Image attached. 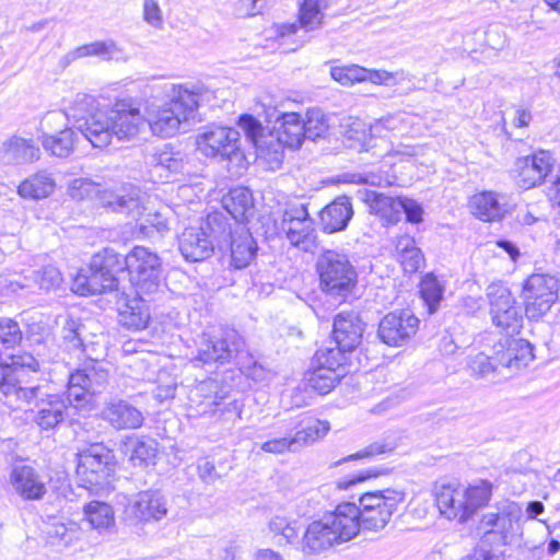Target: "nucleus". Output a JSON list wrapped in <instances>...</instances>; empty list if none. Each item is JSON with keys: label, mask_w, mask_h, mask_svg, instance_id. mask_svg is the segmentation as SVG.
Listing matches in <instances>:
<instances>
[{"label": "nucleus", "mask_w": 560, "mask_h": 560, "mask_svg": "<svg viewBox=\"0 0 560 560\" xmlns=\"http://www.w3.org/2000/svg\"><path fill=\"white\" fill-rule=\"evenodd\" d=\"M436 505L445 517L463 523L470 518L465 486L458 482L441 485L435 493Z\"/></svg>", "instance_id": "nucleus-25"}, {"label": "nucleus", "mask_w": 560, "mask_h": 560, "mask_svg": "<svg viewBox=\"0 0 560 560\" xmlns=\"http://www.w3.org/2000/svg\"><path fill=\"white\" fill-rule=\"evenodd\" d=\"M55 183L46 174H36L19 186V194L24 198L40 199L52 192Z\"/></svg>", "instance_id": "nucleus-44"}, {"label": "nucleus", "mask_w": 560, "mask_h": 560, "mask_svg": "<svg viewBox=\"0 0 560 560\" xmlns=\"http://www.w3.org/2000/svg\"><path fill=\"white\" fill-rule=\"evenodd\" d=\"M522 508L513 501H504L481 516L478 529L481 530L483 544L508 545L520 535Z\"/></svg>", "instance_id": "nucleus-12"}, {"label": "nucleus", "mask_w": 560, "mask_h": 560, "mask_svg": "<svg viewBox=\"0 0 560 560\" xmlns=\"http://www.w3.org/2000/svg\"><path fill=\"white\" fill-rule=\"evenodd\" d=\"M281 230L291 245L305 252L312 249L316 236L313 220L305 206H292L285 209L281 220Z\"/></svg>", "instance_id": "nucleus-22"}, {"label": "nucleus", "mask_w": 560, "mask_h": 560, "mask_svg": "<svg viewBox=\"0 0 560 560\" xmlns=\"http://www.w3.org/2000/svg\"><path fill=\"white\" fill-rule=\"evenodd\" d=\"M365 323L355 311L338 313L334 318L332 337L336 342V350L343 355L346 352L354 351L362 342Z\"/></svg>", "instance_id": "nucleus-23"}, {"label": "nucleus", "mask_w": 560, "mask_h": 560, "mask_svg": "<svg viewBox=\"0 0 560 560\" xmlns=\"http://www.w3.org/2000/svg\"><path fill=\"white\" fill-rule=\"evenodd\" d=\"M419 323L409 310L390 312L380 320L377 337L389 347H401L416 335Z\"/></svg>", "instance_id": "nucleus-19"}, {"label": "nucleus", "mask_w": 560, "mask_h": 560, "mask_svg": "<svg viewBox=\"0 0 560 560\" xmlns=\"http://www.w3.org/2000/svg\"><path fill=\"white\" fill-rule=\"evenodd\" d=\"M74 382H80L94 393H100L108 380L106 363L88 358L72 373Z\"/></svg>", "instance_id": "nucleus-37"}, {"label": "nucleus", "mask_w": 560, "mask_h": 560, "mask_svg": "<svg viewBox=\"0 0 560 560\" xmlns=\"http://www.w3.org/2000/svg\"><path fill=\"white\" fill-rule=\"evenodd\" d=\"M96 393L90 390L83 386L80 382H74L73 376L69 375L67 399L69 405H72L75 409H82L91 404L92 397Z\"/></svg>", "instance_id": "nucleus-51"}, {"label": "nucleus", "mask_w": 560, "mask_h": 560, "mask_svg": "<svg viewBox=\"0 0 560 560\" xmlns=\"http://www.w3.org/2000/svg\"><path fill=\"white\" fill-rule=\"evenodd\" d=\"M214 241L213 234L208 235L202 226H189L179 235L178 248L186 260L202 261L212 255Z\"/></svg>", "instance_id": "nucleus-26"}, {"label": "nucleus", "mask_w": 560, "mask_h": 560, "mask_svg": "<svg viewBox=\"0 0 560 560\" xmlns=\"http://www.w3.org/2000/svg\"><path fill=\"white\" fill-rule=\"evenodd\" d=\"M329 430V422L308 416L292 419L287 427L296 451L319 441Z\"/></svg>", "instance_id": "nucleus-27"}, {"label": "nucleus", "mask_w": 560, "mask_h": 560, "mask_svg": "<svg viewBox=\"0 0 560 560\" xmlns=\"http://www.w3.org/2000/svg\"><path fill=\"white\" fill-rule=\"evenodd\" d=\"M33 278L39 289L50 291L58 288L62 282V277L58 268L48 265L39 270L33 271Z\"/></svg>", "instance_id": "nucleus-54"}, {"label": "nucleus", "mask_w": 560, "mask_h": 560, "mask_svg": "<svg viewBox=\"0 0 560 560\" xmlns=\"http://www.w3.org/2000/svg\"><path fill=\"white\" fill-rule=\"evenodd\" d=\"M124 270V257L112 248H104L93 255L88 270H81L78 273L73 280L72 290L80 295L117 290L116 275Z\"/></svg>", "instance_id": "nucleus-8"}, {"label": "nucleus", "mask_w": 560, "mask_h": 560, "mask_svg": "<svg viewBox=\"0 0 560 560\" xmlns=\"http://www.w3.org/2000/svg\"><path fill=\"white\" fill-rule=\"evenodd\" d=\"M224 398L225 395L219 393V383L209 378L190 389L188 396L189 409L195 411V415H214L217 407Z\"/></svg>", "instance_id": "nucleus-30"}, {"label": "nucleus", "mask_w": 560, "mask_h": 560, "mask_svg": "<svg viewBox=\"0 0 560 560\" xmlns=\"http://www.w3.org/2000/svg\"><path fill=\"white\" fill-rule=\"evenodd\" d=\"M295 521L282 515H275L270 518L268 527L275 536H281L285 544H291L298 538Z\"/></svg>", "instance_id": "nucleus-52"}, {"label": "nucleus", "mask_w": 560, "mask_h": 560, "mask_svg": "<svg viewBox=\"0 0 560 560\" xmlns=\"http://www.w3.org/2000/svg\"><path fill=\"white\" fill-rule=\"evenodd\" d=\"M40 151L33 140L13 136L0 145V160L7 164L31 163L39 159Z\"/></svg>", "instance_id": "nucleus-33"}, {"label": "nucleus", "mask_w": 560, "mask_h": 560, "mask_svg": "<svg viewBox=\"0 0 560 560\" xmlns=\"http://www.w3.org/2000/svg\"><path fill=\"white\" fill-rule=\"evenodd\" d=\"M14 491L24 500H40L46 493L42 476L31 466H15L10 474Z\"/></svg>", "instance_id": "nucleus-29"}, {"label": "nucleus", "mask_w": 560, "mask_h": 560, "mask_svg": "<svg viewBox=\"0 0 560 560\" xmlns=\"http://www.w3.org/2000/svg\"><path fill=\"white\" fill-rule=\"evenodd\" d=\"M84 326L74 319H67L63 326V341L70 351H84L82 330Z\"/></svg>", "instance_id": "nucleus-56"}, {"label": "nucleus", "mask_w": 560, "mask_h": 560, "mask_svg": "<svg viewBox=\"0 0 560 560\" xmlns=\"http://www.w3.org/2000/svg\"><path fill=\"white\" fill-rule=\"evenodd\" d=\"M77 475L80 486L97 491L109 485L115 456L104 444H93L78 454Z\"/></svg>", "instance_id": "nucleus-13"}, {"label": "nucleus", "mask_w": 560, "mask_h": 560, "mask_svg": "<svg viewBox=\"0 0 560 560\" xmlns=\"http://www.w3.org/2000/svg\"><path fill=\"white\" fill-rule=\"evenodd\" d=\"M140 294L127 299L118 313L119 323L131 330L144 329L150 319L148 303Z\"/></svg>", "instance_id": "nucleus-38"}, {"label": "nucleus", "mask_w": 560, "mask_h": 560, "mask_svg": "<svg viewBox=\"0 0 560 560\" xmlns=\"http://www.w3.org/2000/svg\"><path fill=\"white\" fill-rule=\"evenodd\" d=\"M352 512L351 508L339 504L332 512L310 523L302 538V551L306 555L320 553L353 539L355 532Z\"/></svg>", "instance_id": "nucleus-4"}, {"label": "nucleus", "mask_w": 560, "mask_h": 560, "mask_svg": "<svg viewBox=\"0 0 560 560\" xmlns=\"http://www.w3.org/2000/svg\"><path fill=\"white\" fill-rule=\"evenodd\" d=\"M398 259L406 272H416L423 264V255L420 248H411L409 252L400 254Z\"/></svg>", "instance_id": "nucleus-62"}, {"label": "nucleus", "mask_w": 560, "mask_h": 560, "mask_svg": "<svg viewBox=\"0 0 560 560\" xmlns=\"http://www.w3.org/2000/svg\"><path fill=\"white\" fill-rule=\"evenodd\" d=\"M196 144L205 156L228 161V167L233 174L245 168L246 159L241 150L240 132L236 129L223 126L206 127L197 135Z\"/></svg>", "instance_id": "nucleus-10"}, {"label": "nucleus", "mask_w": 560, "mask_h": 560, "mask_svg": "<svg viewBox=\"0 0 560 560\" xmlns=\"http://www.w3.org/2000/svg\"><path fill=\"white\" fill-rule=\"evenodd\" d=\"M302 120L306 139L315 141L318 138H324L328 132V119L319 108L308 109L305 114V118Z\"/></svg>", "instance_id": "nucleus-49"}, {"label": "nucleus", "mask_w": 560, "mask_h": 560, "mask_svg": "<svg viewBox=\"0 0 560 560\" xmlns=\"http://www.w3.org/2000/svg\"><path fill=\"white\" fill-rule=\"evenodd\" d=\"M207 228L219 248H230L231 266L235 269L246 268L256 257L257 244L245 226L236 225L233 230L222 213H212L207 217Z\"/></svg>", "instance_id": "nucleus-11"}, {"label": "nucleus", "mask_w": 560, "mask_h": 560, "mask_svg": "<svg viewBox=\"0 0 560 560\" xmlns=\"http://www.w3.org/2000/svg\"><path fill=\"white\" fill-rule=\"evenodd\" d=\"M533 359V347L527 340L504 338L493 347L492 354L478 352L470 355L467 365L470 374L478 378L510 377L526 368Z\"/></svg>", "instance_id": "nucleus-3"}, {"label": "nucleus", "mask_w": 560, "mask_h": 560, "mask_svg": "<svg viewBox=\"0 0 560 560\" xmlns=\"http://www.w3.org/2000/svg\"><path fill=\"white\" fill-rule=\"evenodd\" d=\"M39 395L33 401H36L35 416L33 421L42 430H52L65 421L67 418L68 404L65 398L59 395Z\"/></svg>", "instance_id": "nucleus-28"}, {"label": "nucleus", "mask_w": 560, "mask_h": 560, "mask_svg": "<svg viewBox=\"0 0 560 560\" xmlns=\"http://www.w3.org/2000/svg\"><path fill=\"white\" fill-rule=\"evenodd\" d=\"M84 57H98L104 61H126L128 59L125 50L113 39L84 44L69 51L65 58L71 62Z\"/></svg>", "instance_id": "nucleus-32"}, {"label": "nucleus", "mask_w": 560, "mask_h": 560, "mask_svg": "<svg viewBox=\"0 0 560 560\" xmlns=\"http://www.w3.org/2000/svg\"><path fill=\"white\" fill-rule=\"evenodd\" d=\"M396 447H397V443L395 440L389 439V438L381 439V440H377V441L371 443L363 450L343 458L342 462H347V460H351V459H362V458H368V457H373V456L390 453L394 450H396Z\"/></svg>", "instance_id": "nucleus-53"}, {"label": "nucleus", "mask_w": 560, "mask_h": 560, "mask_svg": "<svg viewBox=\"0 0 560 560\" xmlns=\"http://www.w3.org/2000/svg\"><path fill=\"white\" fill-rule=\"evenodd\" d=\"M22 340L19 324L11 318H0V342L7 349L14 348Z\"/></svg>", "instance_id": "nucleus-57"}, {"label": "nucleus", "mask_w": 560, "mask_h": 560, "mask_svg": "<svg viewBox=\"0 0 560 560\" xmlns=\"http://www.w3.org/2000/svg\"><path fill=\"white\" fill-rule=\"evenodd\" d=\"M260 148V158H262L271 170L279 168L284 159V150L281 142L276 139H270L268 142L264 141V144H258Z\"/></svg>", "instance_id": "nucleus-55"}, {"label": "nucleus", "mask_w": 560, "mask_h": 560, "mask_svg": "<svg viewBox=\"0 0 560 560\" xmlns=\"http://www.w3.org/2000/svg\"><path fill=\"white\" fill-rule=\"evenodd\" d=\"M364 201L369 206L370 212L380 217L385 225L396 224L401 218V198L368 190L364 194Z\"/></svg>", "instance_id": "nucleus-34"}, {"label": "nucleus", "mask_w": 560, "mask_h": 560, "mask_svg": "<svg viewBox=\"0 0 560 560\" xmlns=\"http://www.w3.org/2000/svg\"><path fill=\"white\" fill-rule=\"evenodd\" d=\"M25 369H39V362L26 352L12 354L10 363L0 365V400L12 409H20L42 395L40 385H31L25 380Z\"/></svg>", "instance_id": "nucleus-5"}, {"label": "nucleus", "mask_w": 560, "mask_h": 560, "mask_svg": "<svg viewBox=\"0 0 560 560\" xmlns=\"http://www.w3.org/2000/svg\"><path fill=\"white\" fill-rule=\"evenodd\" d=\"M84 513L91 526L98 532L108 530L115 525L114 511L107 503L92 501L84 508Z\"/></svg>", "instance_id": "nucleus-43"}, {"label": "nucleus", "mask_w": 560, "mask_h": 560, "mask_svg": "<svg viewBox=\"0 0 560 560\" xmlns=\"http://www.w3.org/2000/svg\"><path fill=\"white\" fill-rule=\"evenodd\" d=\"M75 129L94 148L107 147L113 137L131 140L145 128V116L139 108L117 103L109 110L95 108V98L82 95L72 110Z\"/></svg>", "instance_id": "nucleus-1"}, {"label": "nucleus", "mask_w": 560, "mask_h": 560, "mask_svg": "<svg viewBox=\"0 0 560 560\" xmlns=\"http://www.w3.org/2000/svg\"><path fill=\"white\" fill-rule=\"evenodd\" d=\"M125 269L138 293L150 294L158 290L161 278V258L144 246H135L124 256Z\"/></svg>", "instance_id": "nucleus-14"}, {"label": "nucleus", "mask_w": 560, "mask_h": 560, "mask_svg": "<svg viewBox=\"0 0 560 560\" xmlns=\"http://www.w3.org/2000/svg\"><path fill=\"white\" fill-rule=\"evenodd\" d=\"M353 215L352 205L346 196L336 198L320 212L323 230L327 233H335L347 228Z\"/></svg>", "instance_id": "nucleus-35"}, {"label": "nucleus", "mask_w": 560, "mask_h": 560, "mask_svg": "<svg viewBox=\"0 0 560 560\" xmlns=\"http://www.w3.org/2000/svg\"><path fill=\"white\" fill-rule=\"evenodd\" d=\"M147 164L160 176L182 174L186 166L185 155L171 144L155 149L147 156Z\"/></svg>", "instance_id": "nucleus-31"}, {"label": "nucleus", "mask_w": 560, "mask_h": 560, "mask_svg": "<svg viewBox=\"0 0 560 560\" xmlns=\"http://www.w3.org/2000/svg\"><path fill=\"white\" fill-rule=\"evenodd\" d=\"M81 97L82 95L77 96L73 105L69 109V113H65L62 110H51L46 113L39 121L38 130L42 132L40 137L51 136L65 128H68V120L70 117L74 120L72 110L78 105Z\"/></svg>", "instance_id": "nucleus-46"}, {"label": "nucleus", "mask_w": 560, "mask_h": 560, "mask_svg": "<svg viewBox=\"0 0 560 560\" xmlns=\"http://www.w3.org/2000/svg\"><path fill=\"white\" fill-rule=\"evenodd\" d=\"M501 199H503V196L494 191H482L470 198L469 208L471 213L481 221H497L505 212L504 203Z\"/></svg>", "instance_id": "nucleus-36"}, {"label": "nucleus", "mask_w": 560, "mask_h": 560, "mask_svg": "<svg viewBox=\"0 0 560 560\" xmlns=\"http://www.w3.org/2000/svg\"><path fill=\"white\" fill-rule=\"evenodd\" d=\"M556 160L549 151H538L532 155L518 158L514 164L515 179L522 189L541 185L551 173Z\"/></svg>", "instance_id": "nucleus-21"}, {"label": "nucleus", "mask_w": 560, "mask_h": 560, "mask_svg": "<svg viewBox=\"0 0 560 560\" xmlns=\"http://www.w3.org/2000/svg\"><path fill=\"white\" fill-rule=\"evenodd\" d=\"M343 359L339 350H317L313 358V368L306 374L307 385L320 395L329 393L346 373Z\"/></svg>", "instance_id": "nucleus-16"}, {"label": "nucleus", "mask_w": 560, "mask_h": 560, "mask_svg": "<svg viewBox=\"0 0 560 560\" xmlns=\"http://www.w3.org/2000/svg\"><path fill=\"white\" fill-rule=\"evenodd\" d=\"M316 270L319 287L330 299H339V303L352 293L357 284V271L349 258L336 250H325L317 259Z\"/></svg>", "instance_id": "nucleus-9"}, {"label": "nucleus", "mask_w": 560, "mask_h": 560, "mask_svg": "<svg viewBox=\"0 0 560 560\" xmlns=\"http://www.w3.org/2000/svg\"><path fill=\"white\" fill-rule=\"evenodd\" d=\"M558 280L549 275L534 273L524 287L525 313L529 319L546 315L558 300Z\"/></svg>", "instance_id": "nucleus-17"}, {"label": "nucleus", "mask_w": 560, "mask_h": 560, "mask_svg": "<svg viewBox=\"0 0 560 560\" xmlns=\"http://www.w3.org/2000/svg\"><path fill=\"white\" fill-rule=\"evenodd\" d=\"M238 126L250 141L256 145L259 144V138L262 135V126L255 117L252 115L241 116Z\"/></svg>", "instance_id": "nucleus-61"}, {"label": "nucleus", "mask_w": 560, "mask_h": 560, "mask_svg": "<svg viewBox=\"0 0 560 560\" xmlns=\"http://www.w3.org/2000/svg\"><path fill=\"white\" fill-rule=\"evenodd\" d=\"M143 20L152 27H162L164 19L158 0H143Z\"/></svg>", "instance_id": "nucleus-60"}, {"label": "nucleus", "mask_w": 560, "mask_h": 560, "mask_svg": "<svg viewBox=\"0 0 560 560\" xmlns=\"http://www.w3.org/2000/svg\"><path fill=\"white\" fill-rule=\"evenodd\" d=\"M260 450L271 454H283L284 452H296L292 438L288 432V435L282 438H275L264 442L260 445Z\"/></svg>", "instance_id": "nucleus-59"}, {"label": "nucleus", "mask_w": 560, "mask_h": 560, "mask_svg": "<svg viewBox=\"0 0 560 560\" xmlns=\"http://www.w3.org/2000/svg\"><path fill=\"white\" fill-rule=\"evenodd\" d=\"M210 96L211 92L202 84H174L168 101L152 102L145 106V127H149L153 136L174 137Z\"/></svg>", "instance_id": "nucleus-2"}, {"label": "nucleus", "mask_w": 560, "mask_h": 560, "mask_svg": "<svg viewBox=\"0 0 560 560\" xmlns=\"http://www.w3.org/2000/svg\"><path fill=\"white\" fill-rule=\"evenodd\" d=\"M492 483L488 480H477L465 487L467 506L470 517L482 506L487 505L492 495Z\"/></svg>", "instance_id": "nucleus-47"}, {"label": "nucleus", "mask_w": 560, "mask_h": 560, "mask_svg": "<svg viewBox=\"0 0 560 560\" xmlns=\"http://www.w3.org/2000/svg\"><path fill=\"white\" fill-rule=\"evenodd\" d=\"M420 293L429 312L434 313L443 299L444 285L433 273H427L420 282Z\"/></svg>", "instance_id": "nucleus-48"}, {"label": "nucleus", "mask_w": 560, "mask_h": 560, "mask_svg": "<svg viewBox=\"0 0 560 560\" xmlns=\"http://www.w3.org/2000/svg\"><path fill=\"white\" fill-rule=\"evenodd\" d=\"M101 202L114 212L126 214L139 221V233L144 237L163 235L170 231L168 218L163 211L145 213L140 190L137 188H124L118 191L105 190L102 192Z\"/></svg>", "instance_id": "nucleus-7"}, {"label": "nucleus", "mask_w": 560, "mask_h": 560, "mask_svg": "<svg viewBox=\"0 0 560 560\" xmlns=\"http://www.w3.org/2000/svg\"><path fill=\"white\" fill-rule=\"evenodd\" d=\"M405 500V493L395 489L365 492L359 498V505L343 502L341 506L351 508L355 537L360 532H380L389 523L397 506Z\"/></svg>", "instance_id": "nucleus-6"}, {"label": "nucleus", "mask_w": 560, "mask_h": 560, "mask_svg": "<svg viewBox=\"0 0 560 560\" xmlns=\"http://www.w3.org/2000/svg\"><path fill=\"white\" fill-rule=\"evenodd\" d=\"M126 453H130V460L135 464H149L158 454V442L153 439L129 436L124 441Z\"/></svg>", "instance_id": "nucleus-42"}, {"label": "nucleus", "mask_w": 560, "mask_h": 560, "mask_svg": "<svg viewBox=\"0 0 560 560\" xmlns=\"http://www.w3.org/2000/svg\"><path fill=\"white\" fill-rule=\"evenodd\" d=\"M101 418L117 431L138 429L144 421L142 411L121 398H112L106 401L102 408Z\"/></svg>", "instance_id": "nucleus-24"}, {"label": "nucleus", "mask_w": 560, "mask_h": 560, "mask_svg": "<svg viewBox=\"0 0 560 560\" xmlns=\"http://www.w3.org/2000/svg\"><path fill=\"white\" fill-rule=\"evenodd\" d=\"M374 132L373 125L369 126L364 121L355 119L348 126L346 137L365 148Z\"/></svg>", "instance_id": "nucleus-58"}, {"label": "nucleus", "mask_w": 560, "mask_h": 560, "mask_svg": "<svg viewBox=\"0 0 560 560\" xmlns=\"http://www.w3.org/2000/svg\"><path fill=\"white\" fill-rule=\"evenodd\" d=\"M224 209L232 215L236 222L247 220L254 209L253 196L249 189L237 187L223 198Z\"/></svg>", "instance_id": "nucleus-41"}, {"label": "nucleus", "mask_w": 560, "mask_h": 560, "mask_svg": "<svg viewBox=\"0 0 560 560\" xmlns=\"http://www.w3.org/2000/svg\"><path fill=\"white\" fill-rule=\"evenodd\" d=\"M402 212L406 214V219L411 223H419L422 221V207L415 200L408 198H401Z\"/></svg>", "instance_id": "nucleus-63"}, {"label": "nucleus", "mask_w": 560, "mask_h": 560, "mask_svg": "<svg viewBox=\"0 0 560 560\" xmlns=\"http://www.w3.org/2000/svg\"><path fill=\"white\" fill-rule=\"evenodd\" d=\"M47 537L50 544L67 547L78 539V526L75 523H51L47 529Z\"/></svg>", "instance_id": "nucleus-50"}, {"label": "nucleus", "mask_w": 560, "mask_h": 560, "mask_svg": "<svg viewBox=\"0 0 560 560\" xmlns=\"http://www.w3.org/2000/svg\"><path fill=\"white\" fill-rule=\"evenodd\" d=\"M492 324L509 336L518 334L523 326L522 308L509 288L492 283L487 289Z\"/></svg>", "instance_id": "nucleus-15"}, {"label": "nucleus", "mask_w": 560, "mask_h": 560, "mask_svg": "<svg viewBox=\"0 0 560 560\" xmlns=\"http://www.w3.org/2000/svg\"><path fill=\"white\" fill-rule=\"evenodd\" d=\"M167 502L159 491H141L128 499L124 510L130 524L159 522L167 515Z\"/></svg>", "instance_id": "nucleus-20"}, {"label": "nucleus", "mask_w": 560, "mask_h": 560, "mask_svg": "<svg viewBox=\"0 0 560 560\" xmlns=\"http://www.w3.org/2000/svg\"><path fill=\"white\" fill-rule=\"evenodd\" d=\"M244 347L242 336L233 328L222 330L218 337L202 335L195 360L202 363H226L234 359Z\"/></svg>", "instance_id": "nucleus-18"}, {"label": "nucleus", "mask_w": 560, "mask_h": 560, "mask_svg": "<svg viewBox=\"0 0 560 560\" xmlns=\"http://www.w3.org/2000/svg\"><path fill=\"white\" fill-rule=\"evenodd\" d=\"M197 470L199 478L206 483H213L219 478L214 464L208 458L198 462Z\"/></svg>", "instance_id": "nucleus-64"}, {"label": "nucleus", "mask_w": 560, "mask_h": 560, "mask_svg": "<svg viewBox=\"0 0 560 560\" xmlns=\"http://www.w3.org/2000/svg\"><path fill=\"white\" fill-rule=\"evenodd\" d=\"M79 140V133L72 128H65L55 135L40 137L43 148L57 158H68L73 153Z\"/></svg>", "instance_id": "nucleus-40"}, {"label": "nucleus", "mask_w": 560, "mask_h": 560, "mask_svg": "<svg viewBox=\"0 0 560 560\" xmlns=\"http://www.w3.org/2000/svg\"><path fill=\"white\" fill-rule=\"evenodd\" d=\"M329 5V0H304L300 9V26L313 31L323 23V9Z\"/></svg>", "instance_id": "nucleus-45"}, {"label": "nucleus", "mask_w": 560, "mask_h": 560, "mask_svg": "<svg viewBox=\"0 0 560 560\" xmlns=\"http://www.w3.org/2000/svg\"><path fill=\"white\" fill-rule=\"evenodd\" d=\"M304 139L306 138L301 116L298 113L283 114L277 128L276 140L287 148L298 149Z\"/></svg>", "instance_id": "nucleus-39"}]
</instances>
